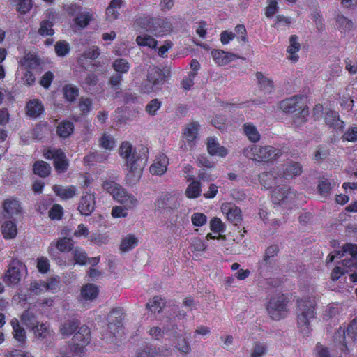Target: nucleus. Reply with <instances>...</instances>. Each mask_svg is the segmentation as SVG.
<instances>
[{
	"mask_svg": "<svg viewBox=\"0 0 357 357\" xmlns=\"http://www.w3.org/2000/svg\"><path fill=\"white\" fill-rule=\"evenodd\" d=\"M34 336L40 340H49L54 337V331L46 323H38L33 328Z\"/></svg>",
	"mask_w": 357,
	"mask_h": 357,
	"instance_id": "17",
	"label": "nucleus"
},
{
	"mask_svg": "<svg viewBox=\"0 0 357 357\" xmlns=\"http://www.w3.org/2000/svg\"><path fill=\"white\" fill-rule=\"evenodd\" d=\"M122 0H111L109 6L106 9V20L108 21H114L119 17V10L123 6Z\"/></svg>",
	"mask_w": 357,
	"mask_h": 357,
	"instance_id": "27",
	"label": "nucleus"
},
{
	"mask_svg": "<svg viewBox=\"0 0 357 357\" xmlns=\"http://www.w3.org/2000/svg\"><path fill=\"white\" fill-rule=\"evenodd\" d=\"M98 294V287L93 284H87L81 290V296L85 300H93Z\"/></svg>",
	"mask_w": 357,
	"mask_h": 357,
	"instance_id": "37",
	"label": "nucleus"
},
{
	"mask_svg": "<svg viewBox=\"0 0 357 357\" xmlns=\"http://www.w3.org/2000/svg\"><path fill=\"white\" fill-rule=\"evenodd\" d=\"M266 351L267 347L265 344L256 342L252 349L250 357H262Z\"/></svg>",
	"mask_w": 357,
	"mask_h": 357,
	"instance_id": "51",
	"label": "nucleus"
},
{
	"mask_svg": "<svg viewBox=\"0 0 357 357\" xmlns=\"http://www.w3.org/2000/svg\"><path fill=\"white\" fill-rule=\"evenodd\" d=\"M112 67L117 73H126L129 70L130 65L126 59H117L114 61Z\"/></svg>",
	"mask_w": 357,
	"mask_h": 357,
	"instance_id": "48",
	"label": "nucleus"
},
{
	"mask_svg": "<svg viewBox=\"0 0 357 357\" xmlns=\"http://www.w3.org/2000/svg\"><path fill=\"white\" fill-rule=\"evenodd\" d=\"M63 215V208L59 204H54L49 211V217L52 220H60Z\"/></svg>",
	"mask_w": 357,
	"mask_h": 357,
	"instance_id": "61",
	"label": "nucleus"
},
{
	"mask_svg": "<svg viewBox=\"0 0 357 357\" xmlns=\"http://www.w3.org/2000/svg\"><path fill=\"white\" fill-rule=\"evenodd\" d=\"M297 304L298 328L303 337H307L311 331L310 323L315 318L316 304L313 301L305 299L298 300Z\"/></svg>",
	"mask_w": 357,
	"mask_h": 357,
	"instance_id": "3",
	"label": "nucleus"
},
{
	"mask_svg": "<svg viewBox=\"0 0 357 357\" xmlns=\"http://www.w3.org/2000/svg\"><path fill=\"white\" fill-rule=\"evenodd\" d=\"M221 210L222 213L226 214L227 220L234 225H238L241 223L242 215L240 208L235 205L226 203L222 205Z\"/></svg>",
	"mask_w": 357,
	"mask_h": 357,
	"instance_id": "13",
	"label": "nucleus"
},
{
	"mask_svg": "<svg viewBox=\"0 0 357 357\" xmlns=\"http://www.w3.org/2000/svg\"><path fill=\"white\" fill-rule=\"evenodd\" d=\"M169 163L167 157L164 154L159 155L150 167V172L155 175H162L167 171Z\"/></svg>",
	"mask_w": 357,
	"mask_h": 357,
	"instance_id": "21",
	"label": "nucleus"
},
{
	"mask_svg": "<svg viewBox=\"0 0 357 357\" xmlns=\"http://www.w3.org/2000/svg\"><path fill=\"white\" fill-rule=\"evenodd\" d=\"M70 51V46L66 41L57 42L55 45V52L59 56H64L68 54Z\"/></svg>",
	"mask_w": 357,
	"mask_h": 357,
	"instance_id": "57",
	"label": "nucleus"
},
{
	"mask_svg": "<svg viewBox=\"0 0 357 357\" xmlns=\"http://www.w3.org/2000/svg\"><path fill=\"white\" fill-rule=\"evenodd\" d=\"M53 23L49 20H43L38 33L41 36H52L54 31L52 29Z\"/></svg>",
	"mask_w": 357,
	"mask_h": 357,
	"instance_id": "54",
	"label": "nucleus"
},
{
	"mask_svg": "<svg viewBox=\"0 0 357 357\" xmlns=\"http://www.w3.org/2000/svg\"><path fill=\"white\" fill-rule=\"evenodd\" d=\"M1 234L6 239L14 238L17 234V229L16 225L12 221H6L1 225Z\"/></svg>",
	"mask_w": 357,
	"mask_h": 357,
	"instance_id": "31",
	"label": "nucleus"
},
{
	"mask_svg": "<svg viewBox=\"0 0 357 357\" xmlns=\"http://www.w3.org/2000/svg\"><path fill=\"white\" fill-rule=\"evenodd\" d=\"M287 302L283 294L272 296L266 307L270 317L273 320L284 318L289 313Z\"/></svg>",
	"mask_w": 357,
	"mask_h": 357,
	"instance_id": "6",
	"label": "nucleus"
},
{
	"mask_svg": "<svg viewBox=\"0 0 357 357\" xmlns=\"http://www.w3.org/2000/svg\"><path fill=\"white\" fill-rule=\"evenodd\" d=\"M165 306V301L160 296H156L149 301L146 307L152 312L160 313Z\"/></svg>",
	"mask_w": 357,
	"mask_h": 357,
	"instance_id": "35",
	"label": "nucleus"
},
{
	"mask_svg": "<svg viewBox=\"0 0 357 357\" xmlns=\"http://www.w3.org/2000/svg\"><path fill=\"white\" fill-rule=\"evenodd\" d=\"M343 252L348 253L352 258L357 259V245L347 243L343 246L342 252H337V255L341 257L344 255Z\"/></svg>",
	"mask_w": 357,
	"mask_h": 357,
	"instance_id": "60",
	"label": "nucleus"
},
{
	"mask_svg": "<svg viewBox=\"0 0 357 357\" xmlns=\"http://www.w3.org/2000/svg\"><path fill=\"white\" fill-rule=\"evenodd\" d=\"M44 112V106L39 99H33L26 105V114L31 119L39 117Z\"/></svg>",
	"mask_w": 357,
	"mask_h": 357,
	"instance_id": "19",
	"label": "nucleus"
},
{
	"mask_svg": "<svg viewBox=\"0 0 357 357\" xmlns=\"http://www.w3.org/2000/svg\"><path fill=\"white\" fill-rule=\"evenodd\" d=\"M337 29L341 32H347L352 30L353 22L342 14H337L335 17Z\"/></svg>",
	"mask_w": 357,
	"mask_h": 357,
	"instance_id": "28",
	"label": "nucleus"
},
{
	"mask_svg": "<svg viewBox=\"0 0 357 357\" xmlns=\"http://www.w3.org/2000/svg\"><path fill=\"white\" fill-rule=\"evenodd\" d=\"M311 18L315 24L316 28L319 31H322L325 29L324 20L319 10H314L311 13Z\"/></svg>",
	"mask_w": 357,
	"mask_h": 357,
	"instance_id": "55",
	"label": "nucleus"
},
{
	"mask_svg": "<svg viewBox=\"0 0 357 357\" xmlns=\"http://www.w3.org/2000/svg\"><path fill=\"white\" fill-rule=\"evenodd\" d=\"M123 319V311L121 308L112 310L108 315V326L112 329V326H120Z\"/></svg>",
	"mask_w": 357,
	"mask_h": 357,
	"instance_id": "30",
	"label": "nucleus"
},
{
	"mask_svg": "<svg viewBox=\"0 0 357 357\" xmlns=\"http://www.w3.org/2000/svg\"><path fill=\"white\" fill-rule=\"evenodd\" d=\"M157 207L163 209H172L178 206L177 196L175 194L163 192L155 202Z\"/></svg>",
	"mask_w": 357,
	"mask_h": 357,
	"instance_id": "15",
	"label": "nucleus"
},
{
	"mask_svg": "<svg viewBox=\"0 0 357 357\" xmlns=\"http://www.w3.org/2000/svg\"><path fill=\"white\" fill-rule=\"evenodd\" d=\"M199 125L197 123H189L185 130L184 137L188 143H192L196 138L198 132Z\"/></svg>",
	"mask_w": 357,
	"mask_h": 357,
	"instance_id": "40",
	"label": "nucleus"
},
{
	"mask_svg": "<svg viewBox=\"0 0 357 357\" xmlns=\"http://www.w3.org/2000/svg\"><path fill=\"white\" fill-rule=\"evenodd\" d=\"M165 75L163 71L157 67H151L148 70L147 80L142 84V91L149 93L155 91V88L163 84Z\"/></svg>",
	"mask_w": 357,
	"mask_h": 357,
	"instance_id": "8",
	"label": "nucleus"
},
{
	"mask_svg": "<svg viewBox=\"0 0 357 357\" xmlns=\"http://www.w3.org/2000/svg\"><path fill=\"white\" fill-rule=\"evenodd\" d=\"M47 160H53L55 169L59 173L65 172L68 167V161L66 154L59 149H49L44 153Z\"/></svg>",
	"mask_w": 357,
	"mask_h": 357,
	"instance_id": "9",
	"label": "nucleus"
},
{
	"mask_svg": "<svg viewBox=\"0 0 357 357\" xmlns=\"http://www.w3.org/2000/svg\"><path fill=\"white\" fill-rule=\"evenodd\" d=\"M211 56L215 63L219 66H225L231 61L238 58V56L235 54L225 52L221 50H212Z\"/></svg>",
	"mask_w": 357,
	"mask_h": 357,
	"instance_id": "20",
	"label": "nucleus"
},
{
	"mask_svg": "<svg viewBox=\"0 0 357 357\" xmlns=\"http://www.w3.org/2000/svg\"><path fill=\"white\" fill-rule=\"evenodd\" d=\"M92 19V15L89 13L80 14L75 19V22L80 28L86 27Z\"/></svg>",
	"mask_w": 357,
	"mask_h": 357,
	"instance_id": "56",
	"label": "nucleus"
},
{
	"mask_svg": "<svg viewBox=\"0 0 357 357\" xmlns=\"http://www.w3.org/2000/svg\"><path fill=\"white\" fill-rule=\"evenodd\" d=\"M51 166L45 161H36L33 165V173L40 177H47L51 172Z\"/></svg>",
	"mask_w": 357,
	"mask_h": 357,
	"instance_id": "33",
	"label": "nucleus"
},
{
	"mask_svg": "<svg viewBox=\"0 0 357 357\" xmlns=\"http://www.w3.org/2000/svg\"><path fill=\"white\" fill-rule=\"evenodd\" d=\"M79 327V323L74 320H66L59 326V332L63 338L73 335Z\"/></svg>",
	"mask_w": 357,
	"mask_h": 357,
	"instance_id": "26",
	"label": "nucleus"
},
{
	"mask_svg": "<svg viewBox=\"0 0 357 357\" xmlns=\"http://www.w3.org/2000/svg\"><path fill=\"white\" fill-rule=\"evenodd\" d=\"M95 196L91 193H86L80 199L78 210L84 215H89L95 209Z\"/></svg>",
	"mask_w": 357,
	"mask_h": 357,
	"instance_id": "16",
	"label": "nucleus"
},
{
	"mask_svg": "<svg viewBox=\"0 0 357 357\" xmlns=\"http://www.w3.org/2000/svg\"><path fill=\"white\" fill-rule=\"evenodd\" d=\"M73 124L69 121H63L57 126L58 135L63 138L70 136L73 131Z\"/></svg>",
	"mask_w": 357,
	"mask_h": 357,
	"instance_id": "41",
	"label": "nucleus"
},
{
	"mask_svg": "<svg viewBox=\"0 0 357 357\" xmlns=\"http://www.w3.org/2000/svg\"><path fill=\"white\" fill-rule=\"evenodd\" d=\"M92 107V101L89 98H81L79 103V108L83 114L89 112Z\"/></svg>",
	"mask_w": 357,
	"mask_h": 357,
	"instance_id": "63",
	"label": "nucleus"
},
{
	"mask_svg": "<svg viewBox=\"0 0 357 357\" xmlns=\"http://www.w3.org/2000/svg\"><path fill=\"white\" fill-rule=\"evenodd\" d=\"M171 26L169 23L163 18L152 17L149 31L155 35H163L169 31Z\"/></svg>",
	"mask_w": 357,
	"mask_h": 357,
	"instance_id": "14",
	"label": "nucleus"
},
{
	"mask_svg": "<svg viewBox=\"0 0 357 357\" xmlns=\"http://www.w3.org/2000/svg\"><path fill=\"white\" fill-rule=\"evenodd\" d=\"M325 122L330 127L337 130H342L344 127L343 121L340 120L338 114L332 110H328L325 114Z\"/></svg>",
	"mask_w": 357,
	"mask_h": 357,
	"instance_id": "25",
	"label": "nucleus"
},
{
	"mask_svg": "<svg viewBox=\"0 0 357 357\" xmlns=\"http://www.w3.org/2000/svg\"><path fill=\"white\" fill-rule=\"evenodd\" d=\"M196 76H197L196 72H190L188 74V76L182 80V82L181 83V87L185 91L190 90V88L194 84V79Z\"/></svg>",
	"mask_w": 357,
	"mask_h": 357,
	"instance_id": "62",
	"label": "nucleus"
},
{
	"mask_svg": "<svg viewBox=\"0 0 357 357\" xmlns=\"http://www.w3.org/2000/svg\"><path fill=\"white\" fill-rule=\"evenodd\" d=\"M115 144L116 141L114 138L107 133H104L100 139V145L105 149H113Z\"/></svg>",
	"mask_w": 357,
	"mask_h": 357,
	"instance_id": "49",
	"label": "nucleus"
},
{
	"mask_svg": "<svg viewBox=\"0 0 357 357\" xmlns=\"http://www.w3.org/2000/svg\"><path fill=\"white\" fill-rule=\"evenodd\" d=\"M302 172V165L298 162L291 161L286 165L281 175L286 179H292L301 175Z\"/></svg>",
	"mask_w": 357,
	"mask_h": 357,
	"instance_id": "22",
	"label": "nucleus"
},
{
	"mask_svg": "<svg viewBox=\"0 0 357 357\" xmlns=\"http://www.w3.org/2000/svg\"><path fill=\"white\" fill-rule=\"evenodd\" d=\"M56 249L61 252H67L73 250V241L71 238L64 237L55 242Z\"/></svg>",
	"mask_w": 357,
	"mask_h": 357,
	"instance_id": "42",
	"label": "nucleus"
},
{
	"mask_svg": "<svg viewBox=\"0 0 357 357\" xmlns=\"http://www.w3.org/2000/svg\"><path fill=\"white\" fill-rule=\"evenodd\" d=\"M301 100L302 98L299 96H293L290 98L283 100L280 102V108L287 113H293L298 110H301Z\"/></svg>",
	"mask_w": 357,
	"mask_h": 357,
	"instance_id": "18",
	"label": "nucleus"
},
{
	"mask_svg": "<svg viewBox=\"0 0 357 357\" xmlns=\"http://www.w3.org/2000/svg\"><path fill=\"white\" fill-rule=\"evenodd\" d=\"M74 344L73 350L79 352H83L84 348L89 344L91 341V331L88 326L83 325L79 327L78 331L75 334L73 338Z\"/></svg>",
	"mask_w": 357,
	"mask_h": 357,
	"instance_id": "10",
	"label": "nucleus"
},
{
	"mask_svg": "<svg viewBox=\"0 0 357 357\" xmlns=\"http://www.w3.org/2000/svg\"><path fill=\"white\" fill-rule=\"evenodd\" d=\"M301 45L298 42V37L292 35L289 38V46L287 48V52L290 54L289 60L296 62L298 59L296 52L300 50Z\"/></svg>",
	"mask_w": 357,
	"mask_h": 357,
	"instance_id": "32",
	"label": "nucleus"
},
{
	"mask_svg": "<svg viewBox=\"0 0 357 357\" xmlns=\"http://www.w3.org/2000/svg\"><path fill=\"white\" fill-rule=\"evenodd\" d=\"M142 150L144 158L137 154L135 148L130 142H123L119 147V155L125 160V166L128 171L126 178L130 184L136 183L141 178L144 165L143 160H146V153L148 152L146 148H143Z\"/></svg>",
	"mask_w": 357,
	"mask_h": 357,
	"instance_id": "1",
	"label": "nucleus"
},
{
	"mask_svg": "<svg viewBox=\"0 0 357 357\" xmlns=\"http://www.w3.org/2000/svg\"><path fill=\"white\" fill-rule=\"evenodd\" d=\"M102 188L118 202L123 204L122 206H114L112 210L114 218H125L128 213L126 209L132 208L137 204V199L134 195L128 193L119 184L112 181H105L102 183Z\"/></svg>",
	"mask_w": 357,
	"mask_h": 357,
	"instance_id": "2",
	"label": "nucleus"
},
{
	"mask_svg": "<svg viewBox=\"0 0 357 357\" xmlns=\"http://www.w3.org/2000/svg\"><path fill=\"white\" fill-rule=\"evenodd\" d=\"M308 115V110L302 109L300 114L295 115L293 121V123L296 127H301L307 121V116Z\"/></svg>",
	"mask_w": 357,
	"mask_h": 357,
	"instance_id": "58",
	"label": "nucleus"
},
{
	"mask_svg": "<svg viewBox=\"0 0 357 357\" xmlns=\"http://www.w3.org/2000/svg\"><path fill=\"white\" fill-rule=\"evenodd\" d=\"M53 191L62 199H71L77 194V189L74 185L64 187L60 185H54Z\"/></svg>",
	"mask_w": 357,
	"mask_h": 357,
	"instance_id": "23",
	"label": "nucleus"
},
{
	"mask_svg": "<svg viewBox=\"0 0 357 357\" xmlns=\"http://www.w3.org/2000/svg\"><path fill=\"white\" fill-rule=\"evenodd\" d=\"M207 150L211 155L225 157L227 154V149L220 146L214 137L207 139Z\"/></svg>",
	"mask_w": 357,
	"mask_h": 357,
	"instance_id": "24",
	"label": "nucleus"
},
{
	"mask_svg": "<svg viewBox=\"0 0 357 357\" xmlns=\"http://www.w3.org/2000/svg\"><path fill=\"white\" fill-rule=\"evenodd\" d=\"M72 255L75 263L80 265H84L88 259L86 253L79 247H75L73 248L72 250Z\"/></svg>",
	"mask_w": 357,
	"mask_h": 357,
	"instance_id": "44",
	"label": "nucleus"
},
{
	"mask_svg": "<svg viewBox=\"0 0 357 357\" xmlns=\"http://www.w3.org/2000/svg\"><path fill=\"white\" fill-rule=\"evenodd\" d=\"M25 266L22 262L17 259H13L9 264L8 269L3 276V282L8 286L17 284L22 278Z\"/></svg>",
	"mask_w": 357,
	"mask_h": 357,
	"instance_id": "7",
	"label": "nucleus"
},
{
	"mask_svg": "<svg viewBox=\"0 0 357 357\" xmlns=\"http://www.w3.org/2000/svg\"><path fill=\"white\" fill-rule=\"evenodd\" d=\"M256 77L258 79L259 85L264 93L269 94L272 93L273 90V83L268 78L264 76V75L258 72L256 73Z\"/></svg>",
	"mask_w": 357,
	"mask_h": 357,
	"instance_id": "36",
	"label": "nucleus"
},
{
	"mask_svg": "<svg viewBox=\"0 0 357 357\" xmlns=\"http://www.w3.org/2000/svg\"><path fill=\"white\" fill-rule=\"evenodd\" d=\"M279 252L278 246L276 245H272L267 248L265 250V253L263 257V262L265 264L271 263L272 258L275 257Z\"/></svg>",
	"mask_w": 357,
	"mask_h": 357,
	"instance_id": "53",
	"label": "nucleus"
},
{
	"mask_svg": "<svg viewBox=\"0 0 357 357\" xmlns=\"http://www.w3.org/2000/svg\"><path fill=\"white\" fill-rule=\"evenodd\" d=\"M136 43L139 46L148 47L154 49L157 46L156 40L148 34H142L136 38Z\"/></svg>",
	"mask_w": 357,
	"mask_h": 357,
	"instance_id": "38",
	"label": "nucleus"
},
{
	"mask_svg": "<svg viewBox=\"0 0 357 357\" xmlns=\"http://www.w3.org/2000/svg\"><path fill=\"white\" fill-rule=\"evenodd\" d=\"M3 215L6 218L14 219L22 212V208L18 199L14 197H9L3 201Z\"/></svg>",
	"mask_w": 357,
	"mask_h": 357,
	"instance_id": "11",
	"label": "nucleus"
},
{
	"mask_svg": "<svg viewBox=\"0 0 357 357\" xmlns=\"http://www.w3.org/2000/svg\"><path fill=\"white\" fill-rule=\"evenodd\" d=\"M151 16L149 15H141L136 18L133 26L136 29L140 28L142 29L149 31V27L151 24Z\"/></svg>",
	"mask_w": 357,
	"mask_h": 357,
	"instance_id": "45",
	"label": "nucleus"
},
{
	"mask_svg": "<svg viewBox=\"0 0 357 357\" xmlns=\"http://www.w3.org/2000/svg\"><path fill=\"white\" fill-rule=\"evenodd\" d=\"M201 187L199 181H192L187 188L185 194L189 198H196L200 195Z\"/></svg>",
	"mask_w": 357,
	"mask_h": 357,
	"instance_id": "47",
	"label": "nucleus"
},
{
	"mask_svg": "<svg viewBox=\"0 0 357 357\" xmlns=\"http://www.w3.org/2000/svg\"><path fill=\"white\" fill-rule=\"evenodd\" d=\"M21 318L24 324L31 329L38 323L34 314L29 310H26Z\"/></svg>",
	"mask_w": 357,
	"mask_h": 357,
	"instance_id": "50",
	"label": "nucleus"
},
{
	"mask_svg": "<svg viewBox=\"0 0 357 357\" xmlns=\"http://www.w3.org/2000/svg\"><path fill=\"white\" fill-rule=\"evenodd\" d=\"M243 154L248 159L261 162L276 160L282 154L281 149L272 146L251 144L245 147Z\"/></svg>",
	"mask_w": 357,
	"mask_h": 357,
	"instance_id": "4",
	"label": "nucleus"
},
{
	"mask_svg": "<svg viewBox=\"0 0 357 357\" xmlns=\"http://www.w3.org/2000/svg\"><path fill=\"white\" fill-rule=\"evenodd\" d=\"M20 64L26 69L36 68L38 64V59L33 54H26L21 60Z\"/></svg>",
	"mask_w": 357,
	"mask_h": 357,
	"instance_id": "46",
	"label": "nucleus"
},
{
	"mask_svg": "<svg viewBox=\"0 0 357 357\" xmlns=\"http://www.w3.org/2000/svg\"><path fill=\"white\" fill-rule=\"evenodd\" d=\"M357 340V320L354 319L345 331L340 327L333 335L335 347L342 352L347 351L352 344Z\"/></svg>",
	"mask_w": 357,
	"mask_h": 357,
	"instance_id": "5",
	"label": "nucleus"
},
{
	"mask_svg": "<svg viewBox=\"0 0 357 357\" xmlns=\"http://www.w3.org/2000/svg\"><path fill=\"white\" fill-rule=\"evenodd\" d=\"M243 130L244 135L250 142L256 143L259 141L261 135L255 125L251 123H245L243 125Z\"/></svg>",
	"mask_w": 357,
	"mask_h": 357,
	"instance_id": "29",
	"label": "nucleus"
},
{
	"mask_svg": "<svg viewBox=\"0 0 357 357\" xmlns=\"http://www.w3.org/2000/svg\"><path fill=\"white\" fill-rule=\"evenodd\" d=\"M63 92L66 100L70 102L75 101L79 95L78 89L70 84L66 85L63 88Z\"/></svg>",
	"mask_w": 357,
	"mask_h": 357,
	"instance_id": "43",
	"label": "nucleus"
},
{
	"mask_svg": "<svg viewBox=\"0 0 357 357\" xmlns=\"http://www.w3.org/2000/svg\"><path fill=\"white\" fill-rule=\"evenodd\" d=\"M162 105L161 101L158 99H153L151 100L146 106V112L150 115H155L157 111L160 108Z\"/></svg>",
	"mask_w": 357,
	"mask_h": 357,
	"instance_id": "59",
	"label": "nucleus"
},
{
	"mask_svg": "<svg viewBox=\"0 0 357 357\" xmlns=\"http://www.w3.org/2000/svg\"><path fill=\"white\" fill-rule=\"evenodd\" d=\"M317 188L322 196H327L332 188L331 182L328 178H322L319 180Z\"/></svg>",
	"mask_w": 357,
	"mask_h": 357,
	"instance_id": "52",
	"label": "nucleus"
},
{
	"mask_svg": "<svg viewBox=\"0 0 357 357\" xmlns=\"http://www.w3.org/2000/svg\"><path fill=\"white\" fill-rule=\"evenodd\" d=\"M11 325L13 329L14 338L20 343H23L26 340V332L24 329L19 324L17 319H13L11 321Z\"/></svg>",
	"mask_w": 357,
	"mask_h": 357,
	"instance_id": "39",
	"label": "nucleus"
},
{
	"mask_svg": "<svg viewBox=\"0 0 357 357\" xmlns=\"http://www.w3.org/2000/svg\"><path fill=\"white\" fill-rule=\"evenodd\" d=\"M296 197V192L287 186L275 188L272 195L274 203L280 204L294 200Z\"/></svg>",
	"mask_w": 357,
	"mask_h": 357,
	"instance_id": "12",
	"label": "nucleus"
},
{
	"mask_svg": "<svg viewBox=\"0 0 357 357\" xmlns=\"http://www.w3.org/2000/svg\"><path fill=\"white\" fill-rule=\"evenodd\" d=\"M343 137L345 140L349 142L357 141V126H351L344 134Z\"/></svg>",
	"mask_w": 357,
	"mask_h": 357,
	"instance_id": "64",
	"label": "nucleus"
},
{
	"mask_svg": "<svg viewBox=\"0 0 357 357\" xmlns=\"http://www.w3.org/2000/svg\"><path fill=\"white\" fill-rule=\"evenodd\" d=\"M138 244V238L133 234H128L123 237L120 244V250L122 252H128Z\"/></svg>",
	"mask_w": 357,
	"mask_h": 357,
	"instance_id": "34",
	"label": "nucleus"
}]
</instances>
